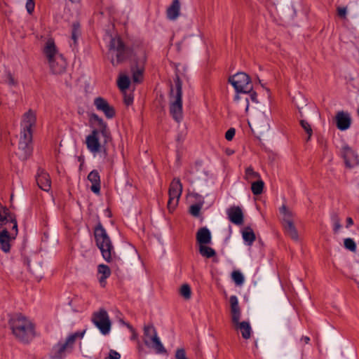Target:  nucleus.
Instances as JSON below:
<instances>
[{
    "label": "nucleus",
    "instance_id": "nucleus-1",
    "mask_svg": "<svg viewBox=\"0 0 359 359\" xmlns=\"http://www.w3.org/2000/svg\"><path fill=\"white\" fill-rule=\"evenodd\" d=\"M8 325L15 339L21 344H29L36 337L35 323L22 313L11 315Z\"/></svg>",
    "mask_w": 359,
    "mask_h": 359
},
{
    "label": "nucleus",
    "instance_id": "nucleus-2",
    "mask_svg": "<svg viewBox=\"0 0 359 359\" xmlns=\"http://www.w3.org/2000/svg\"><path fill=\"white\" fill-rule=\"evenodd\" d=\"M36 124V114L33 110L29 109L22 116L17 154L23 161L27 160L32 153V136Z\"/></svg>",
    "mask_w": 359,
    "mask_h": 359
},
{
    "label": "nucleus",
    "instance_id": "nucleus-3",
    "mask_svg": "<svg viewBox=\"0 0 359 359\" xmlns=\"http://www.w3.org/2000/svg\"><path fill=\"white\" fill-rule=\"evenodd\" d=\"M91 118L97 122L99 129H94L86 138V147L93 154H97L101 150L100 135L104 138V144L111 140V136L107 123L97 114H93Z\"/></svg>",
    "mask_w": 359,
    "mask_h": 359
},
{
    "label": "nucleus",
    "instance_id": "nucleus-4",
    "mask_svg": "<svg viewBox=\"0 0 359 359\" xmlns=\"http://www.w3.org/2000/svg\"><path fill=\"white\" fill-rule=\"evenodd\" d=\"M94 236L96 245L100 249L103 259L107 262L116 259V256L112 242L100 222L94 229Z\"/></svg>",
    "mask_w": 359,
    "mask_h": 359
},
{
    "label": "nucleus",
    "instance_id": "nucleus-5",
    "mask_svg": "<svg viewBox=\"0 0 359 359\" xmlns=\"http://www.w3.org/2000/svg\"><path fill=\"white\" fill-rule=\"evenodd\" d=\"M229 303L232 323L236 330H240L243 339H250L252 333V327L249 322H240L241 310L239 306L237 297L236 295L231 296L229 298Z\"/></svg>",
    "mask_w": 359,
    "mask_h": 359
},
{
    "label": "nucleus",
    "instance_id": "nucleus-6",
    "mask_svg": "<svg viewBox=\"0 0 359 359\" xmlns=\"http://www.w3.org/2000/svg\"><path fill=\"white\" fill-rule=\"evenodd\" d=\"M130 54V48L126 46L120 38L111 39L108 55L113 66H117L127 60Z\"/></svg>",
    "mask_w": 359,
    "mask_h": 359
},
{
    "label": "nucleus",
    "instance_id": "nucleus-7",
    "mask_svg": "<svg viewBox=\"0 0 359 359\" xmlns=\"http://www.w3.org/2000/svg\"><path fill=\"white\" fill-rule=\"evenodd\" d=\"M175 93L171 88L170 113L173 119L180 123L182 119V83L177 76L175 80Z\"/></svg>",
    "mask_w": 359,
    "mask_h": 359
},
{
    "label": "nucleus",
    "instance_id": "nucleus-8",
    "mask_svg": "<svg viewBox=\"0 0 359 359\" xmlns=\"http://www.w3.org/2000/svg\"><path fill=\"white\" fill-rule=\"evenodd\" d=\"M229 81L233 86L238 93L247 95L252 90V85L250 82V79L248 75L244 72H238L233 76H230ZM241 99L242 97L238 94H237L234 98L236 101Z\"/></svg>",
    "mask_w": 359,
    "mask_h": 359
},
{
    "label": "nucleus",
    "instance_id": "nucleus-9",
    "mask_svg": "<svg viewBox=\"0 0 359 359\" xmlns=\"http://www.w3.org/2000/svg\"><path fill=\"white\" fill-rule=\"evenodd\" d=\"M144 343L147 346L154 349L156 353H166L167 352L152 325L144 327Z\"/></svg>",
    "mask_w": 359,
    "mask_h": 359
},
{
    "label": "nucleus",
    "instance_id": "nucleus-10",
    "mask_svg": "<svg viewBox=\"0 0 359 359\" xmlns=\"http://www.w3.org/2000/svg\"><path fill=\"white\" fill-rule=\"evenodd\" d=\"M92 322L102 334L106 335L109 333L111 323L105 309H100L97 311L94 312L92 316Z\"/></svg>",
    "mask_w": 359,
    "mask_h": 359
},
{
    "label": "nucleus",
    "instance_id": "nucleus-11",
    "mask_svg": "<svg viewBox=\"0 0 359 359\" xmlns=\"http://www.w3.org/2000/svg\"><path fill=\"white\" fill-rule=\"evenodd\" d=\"M182 193V184L179 178H174L171 182L168 190V209L172 212L177 206L180 198Z\"/></svg>",
    "mask_w": 359,
    "mask_h": 359
},
{
    "label": "nucleus",
    "instance_id": "nucleus-12",
    "mask_svg": "<svg viewBox=\"0 0 359 359\" xmlns=\"http://www.w3.org/2000/svg\"><path fill=\"white\" fill-rule=\"evenodd\" d=\"M16 235L15 231L12 229L11 226H6L0 229L1 249L4 252H8L10 251V241L14 239Z\"/></svg>",
    "mask_w": 359,
    "mask_h": 359
},
{
    "label": "nucleus",
    "instance_id": "nucleus-13",
    "mask_svg": "<svg viewBox=\"0 0 359 359\" xmlns=\"http://www.w3.org/2000/svg\"><path fill=\"white\" fill-rule=\"evenodd\" d=\"M83 333H81L80 334V337H83ZM79 336V333H74V334H72L71 335H69L65 343L62 344V343H58L55 348H57V351L55 354V355L53 356V358L54 359H62V353L65 351H68L69 349H72V347H73V345L76 339V338Z\"/></svg>",
    "mask_w": 359,
    "mask_h": 359
},
{
    "label": "nucleus",
    "instance_id": "nucleus-14",
    "mask_svg": "<svg viewBox=\"0 0 359 359\" xmlns=\"http://www.w3.org/2000/svg\"><path fill=\"white\" fill-rule=\"evenodd\" d=\"M6 226H11L12 229L15 231V234H18V224L15 219L11 215L8 209L0 203V229Z\"/></svg>",
    "mask_w": 359,
    "mask_h": 359
},
{
    "label": "nucleus",
    "instance_id": "nucleus-15",
    "mask_svg": "<svg viewBox=\"0 0 359 359\" xmlns=\"http://www.w3.org/2000/svg\"><path fill=\"white\" fill-rule=\"evenodd\" d=\"M94 104L96 109L102 111L107 118H111L115 116L114 107L109 105L107 101L104 98L101 97H96L94 100Z\"/></svg>",
    "mask_w": 359,
    "mask_h": 359
},
{
    "label": "nucleus",
    "instance_id": "nucleus-16",
    "mask_svg": "<svg viewBox=\"0 0 359 359\" xmlns=\"http://www.w3.org/2000/svg\"><path fill=\"white\" fill-rule=\"evenodd\" d=\"M48 63L51 72L55 74L63 73L67 67V62L62 55H57L56 57L48 61Z\"/></svg>",
    "mask_w": 359,
    "mask_h": 359
},
{
    "label": "nucleus",
    "instance_id": "nucleus-17",
    "mask_svg": "<svg viewBox=\"0 0 359 359\" xmlns=\"http://www.w3.org/2000/svg\"><path fill=\"white\" fill-rule=\"evenodd\" d=\"M36 183L40 189L48 191L51 187L49 175L42 169H39L36 177Z\"/></svg>",
    "mask_w": 359,
    "mask_h": 359
},
{
    "label": "nucleus",
    "instance_id": "nucleus-18",
    "mask_svg": "<svg viewBox=\"0 0 359 359\" xmlns=\"http://www.w3.org/2000/svg\"><path fill=\"white\" fill-rule=\"evenodd\" d=\"M337 127L340 130L348 129L351 124V118L348 112L338 111L335 116Z\"/></svg>",
    "mask_w": 359,
    "mask_h": 359
},
{
    "label": "nucleus",
    "instance_id": "nucleus-19",
    "mask_svg": "<svg viewBox=\"0 0 359 359\" xmlns=\"http://www.w3.org/2000/svg\"><path fill=\"white\" fill-rule=\"evenodd\" d=\"M43 53L44 54L47 61H50L56 57L57 55H61L55 46L54 41L52 39H49L44 46L43 49Z\"/></svg>",
    "mask_w": 359,
    "mask_h": 359
},
{
    "label": "nucleus",
    "instance_id": "nucleus-20",
    "mask_svg": "<svg viewBox=\"0 0 359 359\" xmlns=\"http://www.w3.org/2000/svg\"><path fill=\"white\" fill-rule=\"evenodd\" d=\"M229 219L234 224L241 225L243 223V214L238 206H233L226 211Z\"/></svg>",
    "mask_w": 359,
    "mask_h": 359
},
{
    "label": "nucleus",
    "instance_id": "nucleus-21",
    "mask_svg": "<svg viewBox=\"0 0 359 359\" xmlns=\"http://www.w3.org/2000/svg\"><path fill=\"white\" fill-rule=\"evenodd\" d=\"M146 61V56L144 53H142V58L139 62H137L135 66L132 67L133 72V81L135 83H140L142 81L144 64Z\"/></svg>",
    "mask_w": 359,
    "mask_h": 359
},
{
    "label": "nucleus",
    "instance_id": "nucleus-22",
    "mask_svg": "<svg viewBox=\"0 0 359 359\" xmlns=\"http://www.w3.org/2000/svg\"><path fill=\"white\" fill-rule=\"evenodd\" d=\"M343 158L346 166L351 168L358 163V156L348 146L343 147Z\"/></svg>",
    "mask_w": 359,
    "mask_h": 359
},
{
    "label": "nucleus",
    "instance_id": "nucleus-23",
    "mask_svg": "<svg viewBox=\"0 0 359 359\" xmlns=\"http://www.w3.org/2000/svg\"><path fill=\"white\" fill-rule=\"evenodd\" d=\"M211 239V233L207 227H201L198 230L196 233V241L200 246L210 244Z\"/></svg>",
    "mask_w": 359,
    "mask_h": 359
},
{
    "label": "nucleus",
    "instance_id": "nucleus-24",
    "mask_svg": "<svg viewBox=\"0 0 359 359\" xmlns=\"http://www.w3.org/2000/svg\"><path fill=\"white\" fill-rule=\"evenodd\" d=\"M88 180L92 183L91 191L99 194L100 192V177L97 170H92L88 175Z\"/></svg>",
    "mask_w": 359,
    "mask_h": 359
},
{
    "label": "nucleus",
    "instance_id": "nucleus-25",
    "mask_svg": "<svg viewBox=\"0 0 359 359\" xmlns=\"http://www.w3.org/2000/svg\"><path fill=\"white\" fill-rule=\"evenodd\" d=\"M180 13V3L179 0H172L171 5L167 8V18L175 20Z\"/></svg>",
    "mask_w": 359,
    "mask_h": 359
},
{
    "label": "nucleus",
    "instance_id": "nucleus-26",
    "mask_svg": "<svg viewBox=\"0 0 359 359\" xmlns=\"http://www.w3.org/2000/svg\"><path fill=\"white\" fill-rule=\"evenodd\" d=\"M97 273L100 276L98 279L100 285L104 287L106 280L111 276V270L107 265L101 264L97 266Z\"/></svg>",
    "mask_w": 359,
    "mask_h": 359
},
{
    "label": "nucleus",
    "instance_id": "nucleus-27",
    "mask_svg": "<svg viewBox=\"0 0 359 359\" xmlns=\"http://www.w3.org/2000/svg\"><path fill=\"white\" fill-rule=\"evenodd\" d=\"M285 233L294 241H299V234L294 222L283 225Z\"/></svg>",
    "mask_w": 359,
    "mask_h": 359
},
{
    "label": "nucleus",
    "instance_id": "nucleus-28",
    "mask_svg": "<svg viewBox=\"0 0 359 359\" xmlns=\"http://www.w3.org/2000/svg\"><path fill=\"white\" fill-rule=\"evenodd\" d=\"M81 36L80 25L78 23H74L72 29L71 41L69 42L70 46L73 50L77 48L78 39Z\"/></svg>",
    "mask_w": 359,
    "mask_h": 359
},
{
    "label": "nucleus",
    "instance_id": "nucleus-29",
    "mask_svg": "<svg viewBox=\"0 0 359 359\" xmlns=\"http://www.w3.org/2000/svg\"><path fill=\"white\" fill-rule=\"evenodd\" d=\"M280 212L282 215L283 225L293 222V212L285 205L280 208Z\"/></svg>",
    "mask_w": 359,
    "mask_h": 359
},
{
    "label": "nucleus",
    "instance_id": "nucleus-30",
    "mask_svg": "<svg viewBox=\"0 0 359 359\" xmlns=\"http://www.w3.org/2000/svg\"><path fill=\"white\" fill-rule=\"evenodd\" d=\"M242 235L243 240L248 243V245H252L255 241V234L250 227H245L242 232Z\"/></svg>",
    "mask_w": 359,
    "mask_h": 359
},
{
    "label": "nucleus",
    "instance_id": "nucleus-31",
    "mask_svg": "<svg viewBox=\"0 0 359 359\" xmlns=\"http://www.w3.org/2000/svg\"><path fill=\"white\" fill-rule=\"evenodd\" d=\"M244 178L248 182H252L253 180H260L261 177L257 172L253 170L252 166H249L245 169Z\"/></svg>",
    "mask_w": 359,
    "mask_h": 359
},
{
    "label": "nucleus",
    "instance_id": "nucleus-32",
    "mask_svg": "<svg viewBox=\"0 0 359 359\" xmlns=\"http://www.w3.org/2000/svg\"><path fill=\"white\" fill-rule=\"evenodd\" d=\"M199 252L203 257L206 258H211L216 255L215 250L206 245L199 246Z\"/></svg>",
    "mask_w": 359,
    "mask_h": 359
},
{
    "label": "nucleus",
    "instance_id": "nucleus-33",
    "mask_svg": "<svg viewBox=\"0 0 359 359\" xmlns=\"http://www.w3.org/2000/svg\"><path fill=\"white\" fill-rule=\"evenodd\" d=\"M264 187V182L260 179L252 182L251 190L254 195H259L262 193Z\"/></svg>",
    "mask_w": 359,
    "mask_h": 359
},
{
    "label": "nucleus",
    "instance_id": "nucleus-34",
    "mask_svg": "<svg viewBox=\"0 0 359 359\" xmlns=\"http://www.w3.org/2000/svg\"><path fill=\"white\" fill-rule=\"evenodd\" d=\"M130 83V81L126 75L121 76L117 81L118 87L121 91L126 90L129 88Z\"/></svg>",
    "mask_w": 359,
    "mask_h": 359
},
{
    "label": "nucleus",
    "instance_id": "nucleus-35",
    "mask_svg": "<svg viewBox=\"0 0 359 359\" xmlns=\"http://www.w3.org/2000/svg\"><path fill=\"white\" fill-rule=\"evenodd\" d=\"M231 278L237 285H241L244 283V276L239 271H233Z\"/></svg>",
    "mask_w": 359,
    "mask_h": 359
},
{
    "label": "nucleus",
    "instance_id": "nucleus-36",
    "mask_svg": "<svg viewBox=\"0 0 359 359\" xmlns=\"http://www.w3.org/2000/svg\"><path fill=\"white\" fill-rule=\"evenodd\" d=\"M180 294L185 299H189L191 297V287L188 284H184L180 287Z\"/></svg>",
    "mask_w": 359,
    "mask_h": 359
},
{
    "label": "nucleus",
    "instance_id": "nucleus-37",
    "mask_svg": "<svg viewBox=\"0 0 359 359\" xmlns=\"http://www.w3.org/2000/svg\"><path fill=\"white\" fill-rule=\"evenodd\" d=\"M300 125L308 135V137L306 138V142L309 141L311 139V137L312 136V134H313V130L311 127V125L306 120H301Z\"/></svg>",
    "mask_w": 359,
    "mask_h": 359
},
{
    "label": "nucleus",
    "instance_id": "nucleus-38",
    "mask_svg": "<svg viewBox=\"0 0 359 359\" xmlns=\"http://www.w3.org/2000/svg\"><path fill=\"white\" fill-rule=\"evenodd\" d=\"M344 246L346 249L349 250L351 252H355L356 250V245L355 241L350 238H345L344 241Z\"/></svg>",
    "mask_w": 359,
    "mask_h": 359
},
{
    "label": "nucleus",
    "instance_id": "nucleus-39",
    "mask_svg": "<svg viewBox=\"0 0 359 359\" xmlns=\"http://www.w3.org/2000/svg\"><path fill=\"white\" fill-rule=\"evenodd\" d=\"M202 205L194 204L190 206L189 212L194 217H198Z\"/></svg>",
    "mask_w": 359,
    "mask_h": 359
},
{
    "label": "nucleus",
    "instance_id": "nucleus-40",
    "mask_svg": "<svg viewBox=\"0 0 359 359\" xmlns=\"http://www.w3.org/2000/svg\"><path fill=\"white\" fill-rule=\"evenodd\" d=\"M175 359H189L187 356L185 349L183 348H177L175 354Z\"/></svg>",
    "mask_w": 359,
    "mask_h": 359
},
{
    "label": "nucleus",
    "instance_id": "nucleus-41",
    "mask_svg": "<svg viewBox=\"0 0 359 359\" xmlns=\"http://www.w3.org/2000/svg\"><path fill=\"white\" fill-rule=\"evenodd\" d=\"M332 221L333 226H334L333 230H334V233H337L338 231L341 227V224H340V220L337 215H334V216H332Z\"/></svg>",
    "mask_w": 359,
    "mask_h": 359
},
{
    "label": "nucleus",
    "instance_id": "nucleus-42",
    "mask_svg": "<svg viewBox=\"0 0 359 359\" xmlns=\"http://www.w3.org/2000/svg\"><path fill=\"white\" fill-rule=\"evenodd\" d=\"M35 8V3L34 0H27L26 2V9L29 14H32Z\"/></svg>",
    "mask_w": 359,
    "mask_h": 359
},
{
    "label": "nucleus",
    "instance_id": "nucleus-43",
    "mask_svg": "<svg viewBox=\"0 0 359 359\" xmlns=\"http://www.w3.org/2000/svg\"><path fill=\"white\" fill-rule=\"evenodd\" d=\"M236 134V130L235 128H229L226 132V134H225V138L228 140V141H231L232 140V139L233 138L234 135Z\"/></svg>",
    "mask_w": 359,
    "mask_h": 359
},
{
    "label": "nucleus",
    "instance_id": "nucleus-44",
    "mask_svg": "<svg viewBox=\"0 0 359 359\" xmlns=\"http://www.w3.org/2000/svg\"><path fill=\"white\" fill-rule=\"evenodd\" d=\"M347 13L346 7H338L337 8V14L341 18H345Z\"/></svg>",
    "mask_w": 359,
    "mask_h": 359
},
{
    "label": "nucleus",
    "instance_id": "nucleus-45",
    "mask_svg": "<svg viewBox=\"0 0 359 359\" xmlns=\"http://www.w3.org/2000/svg\"><path fill=\"white\" fill-rule=\"evenodd\" d=\"M121 355L114 350H110L109 353V356L107 359H120Z\"/></svg>",
    "mask_w": 359,
    "mask_h": 359
},
{
    "label": "nucleus",
    "instance_id": "nucleus-46",
    "mask_svg": "<svg viewBox=\"0 0 359 359\" xmlns=\"http://www.w3.org/2000/svg\"><path fill=\"white\" fill-rule=\"evenodd\" d=\"M6 82L10 86H15L16 84V82H15L14 78L13 77V76L11 75V74L10 72H8L6 75Z\"/></svg>",
    "mask_w": 359,
    "mask_h": 359
},
{
    "label": "nucleus",
    "instance_id": "nucleus-47",
    "mask_svg": "<svg viewBox=\"0 0 359 359\" xmlns=\"http://www.w3.org/2000/svg\"><path fill=\"white\" fill-rule=\"evenodd\" d=\"M133 102V97L130 95H125L124 97V102L126 105H130Z\"/></svg>",
    "mask_w": 359,
    "mask_h": 359
},
{
    "label": "nucleus",
    "instance_id": "nucleus-48",
    "mask_svg": "<svg viewBox=\"0 0 359 359\" xmlns=\"http://www.w3.org/2000/svg\"><path fill=\"white\" fill-rule=\"evenodd\" d=\"M249 93H250V100L253 102L257 103L258 100H257V93L255 92H252V90Z\"/></svg>",
    "mask_w": 359,
    "mask_h": 359
},
{
    "label": "nucleus",
    "instance_id": "nucleus-49",
    "mask_svg": "<svg viewBox=\"0 0 359 359\" xmlns=\"http://www.w3.org/2000/svg\"><path fill=\"white\" fill-rule=\"evenodd\" d=\"M128 327L130 329V330L132 332L133 334H132V337H131V340H135L137 338V333L135 332V330L133 329V327L130 325H128Z\"/></svg>",
    "mask_w": 359,
    "mask_h": 359
},
{
    "label": "nucleus",
    "instance_id": "nucleus-50",
    "mask_svg": "<svg viewBox=\"0 0 359 359\" xmlns=\"http://www.w3.org/2000/svg\"><path fill=\"white\" fill-rule=\"evenodd\" d=\"M301 341L304 342V344H309L310 341V338L307 336H304L301 338Z\"/></svg>",
    "mask_w": 359,
    "mask_h": 359
},
{
    "label": "nucleus",
    "instance_id": "nucleus-51",
    "mask_svg": "<svg viewBox=\"0 0 359 359\" xmlns=\"http://www.w3.org/2000/svg\"><path fill=\"white\" fill-rule=\"evenodd\" d=\"M346 222H347V225H346L347 227L351 226L353 224V221L351 217H348L346 219Z\"/></svg>",
    "mask_w": 359,
    "mask_h": 359
},
{
    "label": "nucleus",
    "instance_id": "nucleus-52",
    "mask_svg": "<svg viewBox=\"0 0 359 359\" xmlns=\"http://www.w3.org/2000/svg\"><path fill=\"white\" fill-rule=\"evenodd\" d=\"M245 110L247 111L249 107V99L248 97H245Z\"/></svg>",
    "mask_w": 359,
    "mask_h": 359
},
{
    "label": "nucleus",
    "instance_id": "nucleus-53",
    "mask_svg": "<svg viewBox=\"0 0 359 359\" xmlns=\"http://www.w3.org/2000/svg\"><path fill=\"white\" fill-rule=\"evenodd\" d=\"M79 161H81V165H82V164H83V159H81V157H79Z\"/></svg>",
    "mask_w": 359,
    "mask_h": 359
}]
</instances>
